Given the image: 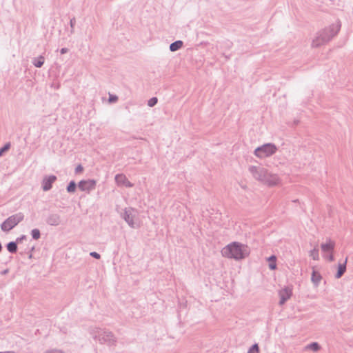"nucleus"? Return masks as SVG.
Returning <instances> with one entry per match:
<instances>
[{"instance_id": "f257e3e1", "label": "nucleus", "mask_w": 353, "mask_h": 353, "mask_svg": "<svg viewBox=\"0 0 353 353\" xmlns=\"http://www.w3.org/2000/svg\"><path fill=\"white\" fill-rule=\"evenodd\" d=\"M221 254L224 257L240 261L250 254V249L247 245L233 241L222 249Z\"/></svg>"}, {"instance_id": "f03ea898", "label": "nucleus", "mask_w": 353, "mask_h": 353, "mask_svg": "<svg viewBox=\"0 0 353 353\" xmlns=\"http://www.w3.org/2000/svg\"><path fill=\"white\" fill-rule=\"evenodd\" d=\"M341 26V22L337 21L336 23H333L329 27L320 31L318 36L313 39L312 46L314 48H318L321 45L329 42L338 34L340 30Z\"/></svg>"}, {"instance_id": "7ed1b4c3", "label": "nucleus", "mask_w": 353, "mask_h": 353, "mask_svg": "<svg viewBox=\"0 0 353 353\" xmlns=\"http://www.w3.org/2000/svg\"><path fill=\"white\" fill-rule=\"evenodd\" d=\"M24 219V214L18 212L8 216L0 225L1 230L6 233L9 232Z\"/></svg>"}, {"instance_id": "20e7f679", "label": "nucleus", "mask_w": 353, "mask_h": 353, "mask_svg": "<svg viewBox=\"0 0 353 353\" xmlns=\"http://www.w3.org/2000/svg\"><path fill=\"white\" fill-rule=\"evenodd\" d=\"M276 150L277 147L274 143H268L257 147L254 150V154L256 157L262 159L273 155L276 153Z\"/></svg>"}, {"instance_id": "39448f33", "label": "nucleus", "mask_w": 353, "mask_h": 353, "mask_svg": "<svg viewBox=\"0 0 353 353\" xmlns=\"http://www.w3.org/2000/svg\"><path fill=\"white\" fill-rule=\"evenodd\" d=\"M249 172L252 174V176L257 181L263 182L265 177L267 169L255 165H250L249 167Z\"/></svg>"}, {"instance_id": "423d86ee", "label": "nucleus", "mask_w": 353, "mask_h": 353, "mask_svg": "<svg viewBox=\"0 0 353 353\" xmlns=\"http://www.w3.org/2000/svg\"><path fill=\"white\" fill-rule=\"evenodd\" d=\"M97 181L94 179L81 180L78 183V188L81 191L90 192L95 189Z\"/></svg>"}, {"instance_id": "0eeeda50", "label": "nucleus", "mask_w": 353, "mask_h": 353, "mask_svg": "<svg viewBox=\"0 0 353 353\" xmlns=\"http://www.w3.org/2000/svg\"><path fill=\"white\" fill-rule=\"evenodd\" d=\"M134 211V208H125L123 213L121 214L122 218L125 220V221L128 224V225L132 228H137V225L134 221V215L132 214V212Z\"/></svg>"}, {"instance_id": "6e6552de", "label": "nucleus", "mask_w": 353, "mask_h": 353, "mask_svg": "<svg viewBox=\"0 0 353 353\" xmlns=\"http://www.w3.org/2000/svg\"><path fill=\"white\" fill-rule=\"evenodd\" d=\"M57 177L54 174L45 176L41 181V188L47 192L52 189L53 183L57 181Z\"/></svg>"}, {"instance_id": "1a4fd4ad", "label": "nucleus", "mask_w": 353, "mask_h": 353, "mask_svg": "<svg viewBox=\"0 0 353 353\" xmlns=\"http://www.w3.org/2000/svg\"><path fill=\"white\" fill-rule=\"evenodd\" d=\"M280 182V179L276 174H271L268 171H267L265 177L263 181V183L266 184L268 186H274L279 184Z\"/></svg>"}, {"instance_id": "9d476101", "label": "nucleus", "mask_w": 353, "mask_h": 353, "mask_svg": "<svg viewBox=\"0 0 353 353\" xmlns=\"http://www.w3.org/2000/svg\"><path fill=\"white\" fill-rule=\"evenodd\" d=\"M292 294V290L289 288H285L279 292V296H280V301H279V305H284L288 299H290L291 296Z\"/></svg>"}, {"instance_id": "9b49d317", "label": "nucleus", "mask_w": 353, "mask_h": 353, "mask_svg": "<svg viewBox=\"0 0 353 353\" xmlns=\"http://www.w3.org/2000/svg\"><path fill=\"white\" fill-rule=\"evenodd\" d=\"M48 225L57 226L61 223V216L57 213H50L46 219Z\"/></svg>"}, {"instance_id": "f8f14e48", "label": "nucleus", "mask_w": 353, "mask_h": 353, "mask_svg": "<svg viewBox=\"0 0 353 353\" xmlns=\"http://www.w3.org/2000/svg\"><path fill=\"white\" fill-rule=\"evenodd\" d=\"M114 179L119 185H123L127 188H132L133 186V183H131L123 174H116Z\"/></svg>"}, {"instance_id": "ddd939ff", "label": "nucleus", "mask_w": 353, "mask_h": 353, "mask_svg": "<svg viewBox=\"0 0 353 353\" xmlns=\"http://www.w3.org/2000/svg\"><path fill=\"white\" fill-rule=\"evenodd\" d=\"M334 247L335 243L330 239H327L325 243H323L321 245V249L323 254L334 252Z\"/></svg>"}, {"instance_id": "4468645a", "label": "nucleus", "mask_w": 353, "mask_h": 353, "mask_svg": "<svg viewBox=\"0 0 353 353\" xmlns=\"http://www.w3.org/2000/svg\"><path fill=\"white\" fill-rule=\"evenodd\" d=\"M347 261V257L345 259V261L342 263H339L337 266V272L335 274L336 279H340L346 271V265Z\"/></svg>"}, {"instance_id": "2eb2a0df", "label": "nucleus", "mask_w": 353, "mask_h": 353, "mask_svg": "<svg viewBox=\"0 0 353 353\" xmlns=\"http://www.w3.org/2000/svg\"><path fill=\"white\" fill-rule=\"evenodd\" d=\"M322 279V276L319 272L313 269L311 274V281L315 287H318Z\"/></svg>"}, {"instance_id": "dca6fc26", "label": "nucleus", "mask_w": 353, "mask_h": 353, "mask_svg": "<svg viewBox=\"0 0 353 353\" xmlns=\"http://www.w3.org/2000/svg\"><path fill=\"white\" fill-rule=\"evenodd\" d=\"M276 260L277 258L274 254L267 258V261H268V268L270 270H275L277 269Z\"/></svg>"}, {"instance_id": "f3484780", "label": "nucleus", "mask_w": 353, "mask_h": 353, "mask_svg": "<svg viewBox=\"0 0 353 353\" xmlns=\"http://www.w3.org/2000/svg\"><path fill=\"white\" fill-rule=\"evenodd\" d=\"M183 46V42L181 40H177L172 42L170 46L169 49L171 52H176L180 50Z\"/></svg>"}, {"instance_id": "a211bd4d", "label": "nucleus", "mask_w": 353, "mask_h": 353, "mask_svg": "<svg viewBox=\"0 0 353 353\" xmlns=\"http://www.w3.org/2000/svg\"><path fill=\"white\" fill-rule=\"evenodd\" d=\"M6 247L7 250L11 254H15L18 250V245L14 241L8 242Z\"/></svg>"}, {"instance_id": "6ab92c4d", "label": "nucleus", "mask_w": 353, "mask_h": 353, "mask_svg": "<svg viewBox=\"0 0 353 353\" xmlns=\"http://www.w3.org/2000/svg\"><path fill=\"white\" fill-rule=\"evenodd\" d=\"M45 58L43 56L40 55L33 59L32 63L36 68H41L44 63Z\"/></svg>"}, {"instance_id": "aec40b11", "label": "nucleus", "mask_w": 353, "mask_h": 353, "mask_svg": "<svg viewBox=\"0 0 353 353\" xmlns=\"http://www.w3.org/2000/svg\"><path fill=\"white\" fill-rule=\"evenodd\" d=\"M77 185H77L76 182L74 180L70 181L66 187L67 192L68 193L75 192Z\"/></svg>"}, {"instance_id": "412c9836", "label": "nucleus", "mask_w": 353, "mask_h": 353, "mask_svg": "<svg viewBox=\"0 0 353 353\" xmlns=\"http://www.w3.org/2000/svg\"><path fill=\"white\" fill-rule=\"evenodd\" d=\"M306 349L318 352L321 349V345L317 342H312L306 346Z\"/></svg>"}, {"instance_id": "4be33fe9", "label": "nucleus", "mask_w": 353, "mask_h": 353, "mask_svg": "<svg viewBox=\"0 0 353 353\" xmlns=\"http://www.w3.org/2000/svg\"><path fill=\"white\" fill-rule=\"evenodd\" d=\"M11 148L10 142H7L1 148H0V157H3Z\"/></svg>"}, {"instance_id": "5701e85b", "label": "nucleus", "mask_w": 353, "mask_h": 353, "mask_svg": "<svg viewBox=\"0 0 353 353\" xmlns=\"http://www.w3.org/2000/svg\"><path fill=\"white\" fill-rule=\"evenodd\" d=\"M30 234L34 240H38L41 237V232L37 228L32 229L30 232Z\"/></svg>"}, {"instance_id": "b1692460", "label": "nucleus", "mask_w": 353, "mask_h": 353, "mask_svg": "<svg viewBox=\"0 0 353 353\" xmlns=\"http://www.w3.org/2000/svg\"><path fill=\"white\" fill-rule=\"evenodd\" d=\"M310 256L312 257L314 260H319V248H314L313 250H312L310 252Z\"/></svg>"}, {"instance_id": "393cba45", "label": "nucleus", "mask_w": 353, "mask_h": 353, "mask_svg": "<svg viewBox=\"0 0 353 353\" xmlns=\"http://www.w3.org/2000/svg\"><path fill=\"white\" fill-rule=\"evenodd\" d=\"M259 346L257 343L252 345L249 348L248 353H259Z\"/></svg>"}, {"instance_id": "a878e982", "label": "nucleus", "mask_w": 353, "mask_h": 353, "mask_svg": "<svg viewBox=\"0 0 353 353\" xmlns=\"http://www.w3.org/2000/svg\"><path fill=\"white\" fill-rule=\"evenodd\" d=\"M158 102V99L155 97H153L152 98H150L148 101V105L149 107H154Z\"/></svg>"}, {"instance_id": "bb28decb", "label": "nucleus", "mask_w": 353, "mask_h": 353, "mask_svg": "<svg viewBox=\"0 0 353 353\" xmlns=\"http://www.w3.org/2000/svg\"><path fill=\"white\" fill-rule=\"evenodd\" d=\"M75 24H76V19L74 17L72 19H70V26L71 28V30H70L71 34H72L74 32V28Z\"/></svg>"}, {"instance_id": "cd10ccee", "label": "nucleus", "mask_w": 353, "mask_h": 353, "mask_svg": "<svg viewBox=\"0 0 353 353\" xmlns=\"http://www.w3.org/2000/svg\"><path fill=\"white\" fill-rule=\"evenodd\" d=\"M323 256L329 261H333L334 260L333 252L324 254Z\"/></svg>"}, {"instance_id": "c85d7f7f", "label": "nucleus", "mask_w": 353, "mask_h": 353, "mask_svg": "<svg viewBox=\"0 0 353 353\" xmlns=\"http://www.w3.org/2000/svg\"><path fill=\"white\" fill-rule=\"evenodd\" d=\"M108 101L110 103H115L118 101V97L115 94H110Z\"/></svg>"}, {"instance_id": "c756f323", "label": "nucleus", "mask_w": 353, "mask_h": 353, "mask_svg": "<svg viewBox=\"0 0 353 353\" xmlns=\"http://www.w3.org/2000/svg\"><path fill=\"white\" fill-rule=\"evenodd\" d=\"M26 239L27 236L25 234H22L19 237L17 238L14 241L17 242V244L18 245V243H21L23 240H26Z\"/></svg>"}, {"instance_id": "7c9ffc66", "label": "nucleus", "mask_w": 353, "mask_h": 353, "mask_svg": "<svg viewBox=\"0 0 353 353\" xmlns=\"http://www.w3.org/2000/svg\"><path fill=\"white\" fill-rule=\"evenodd\" d=\"M90 255L92 257H93V258H94V259H99L101 258V255H100V254H99L98 252H94H94H91L90 253Z\"/></svg>"}, {"instance_id": "2f4dec72", "label": "nucleus", "mask_w": 353, "mask_h": 353, "mask_svg": "<svg viewBox=\"0 0 353 353\" xmlns=\"http://www.w3.org/2000/svg\"><path fill=\"white\" fill-rule=\"evenodd\" d=\"M83 167L81 164L78 165L75 168V173H77V174L83 172Z\"/></svg>"}, {"instance_id": "473e14b6", "label": "nucleus", "mask_w": 353, "mask_h": 353, "mask_svg": "<svg viewBox=\"0 0 353 353\" xmlns=\"http://www.w3.org/2000/svg\"><path fill=\"white\" fill-rule=\"evenodd\" d=\"M44 353H63L62 351L57 350V349H52L50 350H48L45 352Z\"/></svg>"}, {"instance_id": "72a5a7b5", "label": "nucleus", "mask_w": 353, "mask_h": 353, "mask_svg": "<svg viewBox=\"0 0 353 353\" xmlns=\"http://www.w3.org/2000/svg\"><path fill=\"white\" fill-rule=\"evenodd\" d=\"M68 52V49L67 48H62L61 50H60V53L61 54H65Z\"/></svg>"}, {"instance_id": "f704fd0d", "label": "nucleus", "mask_w": 353, "mask_h": 353, "mask_svg": "<svg viewBox=\"0 0 353 353\" xmlns=\"http://www.w3.org/2000/svg\"><path fill=\"white\" fill-rule=\"evenodd\" d=\"M0 353H15L14 351H5V352H0Z\"/></svg>"}, {"instance_id": "c9c22d12", "label": "nucleus", "mask_w": 353, "mask_h": 353, "mask_svg": "<svg viewBox=\"0 0 353 353\" xmlns=\"http://www.w3.org/2000/svg\"><path fill=\"white\" fill-rule=\"evenodd\" d=\"M34 250V246H32L30 249V252L32 253V252Z\"/></svg>"}, {"instance_id": "e433bc0d", "label": "nucleus", "mask_w": 353, "mask_h": 353, "mask_svg": "<svg viewBox=\"0 0 353 353\" xmlns=\"http://www.w3.org/2000/svg\"><path fill=\"white\" fill-rule=\"evenodd\" d=\"M32 257V253L29 252V256H28V258L29 259H31Z\"/></svg>"}, {"instance_id": "4c0bfd02", "label": "nucleus", "mask_w": 353, "mask_h": 353, "mask_svg": "<svg viewBox=\"0 0 353 353\" xmlns=\"http://www.w3.org/2000/svg\"><path fill=\"white\" fill-rule=\"evenodd\" d=\"M2 248H3V247H2V244H1V243L0 242V252H1V250H2Z\"/></svg>"}, {"instance_id": "58836bf2", "label": "nucleus", "mask_w": 353, "mask_h": 353, "mask_svg": "<svg viewBox=\"0 0 353 353\" xmlns=\"http://www.w3.org/2000/svg\"><path fill=\"white\" fill-rule=\"evenodd\" d=\"M295 123H296V124L299 123V121H295Z\"/></svg>"}]
</instances>
